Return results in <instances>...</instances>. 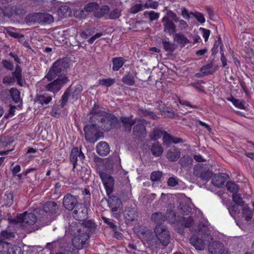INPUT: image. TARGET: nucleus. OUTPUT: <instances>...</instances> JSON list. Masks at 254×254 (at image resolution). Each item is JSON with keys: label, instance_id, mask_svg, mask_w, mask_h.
I'll return each mask as SVG.
<instances>
[{"label": "nucleus", "instance_id": "25", "mask_svg": "<svg viewBox=\"0 0 254 254\" xmlns=\"http://www.w3.org/2000/svg\"><path fill=\"white\" fill-rule=\"evenodd\" d=\"M225 182V176L222 174H220L218 176L213 177L211 180V183L213 185L218 188H221L223 187Z\"/></svg>", "mask_w": 254, "mask_h": 254}, {"label": "nucleus", "instance_id": "13", "mask_svg": "<svg viewBox=\"0 0 254 254\" xmlns=\"http://www.w3.org/2000/svg\"><path fill=\"white\" fill-rule=\"evenodd\" d=\"M78 158L82 161L85 158V156L81 150H79L77 147H74L72 149L70 155V160L72 163L73 168H75Z\"/></svg>", "mask_w": 254, "mask_h": 254}, {"label": "nucleus", "instance_id": "21", "mask_svg": "<svg viewBox=\"0 0 254 254\" xmlns=\"http://www.w3.org/2000/svg\"><path fill=\"white\" fill-rule=\"evenodd\" d=\"M181 156V152L178 148L173 147L167 152L166 157L170 161H176Z\"/></svg>", "mask_w": 254, "mask_h": 254}, {"label": "nucleus", "instance_id": "33", "mask_svg": "<svg viewBox=\"0 0 254 254\" xmlns=\"http://www.w3.org/2000/svg\"><path fill=\"white\" fill-rule=\"evenodd\" d=\"M162 44L164 49L170 54L172 53L176 49L175 45L170 42L168 39H163Z\"/></svg>", "mask_w": 254, "mask_h": 254}, {"label": "nucleus", "instance_id": "62", "mask_svg": "<svg viewBox=\"0 0 254 254\" xmlns=\"http://www.w3.org/2000/svg\"><path fill=\"white\" fill-rule=\"evenodd\" d=\"M102 35L103 34L101 32L96 33V34L92 36L90 38H89L88 41L90 44H92L95 40L100 38Z\"/></svg>", "mask_w": 254, "mask_h": 254}, {"label": "nucleus", "instance_id": "23", "mask_svg": "<svg viewBox=\"0 0 254 254\" xmlns=\"http://www.w3.org/2000/svg\"><path fill=\"white\" fill-rule=\"evenodd\" d=\"M190 243L196 249L198 250H203L205 248L204 240L199 238L196 236H193L190 239Z\"/></svg>", "mask_w": 254, "mask_h": 254}, {"label": "nucleus", "instance_id": "29", "mask_svg": "<svg viewBox=\"0 0 254 254\" xmlns=\"http://www.w3.org/2000/svg\"><path fill=\"white\" fill-rule=\"evenodd\" d=\"M109 10L110 8L108 5H105L100 7L98 4H97V8L94 12V15L96 17H102L108 14Z\"/></svg>", "mask_w": 254, "mask_h": 254}, {"label": "nucleus", "instance_id": "54", "mask_svg": "<svg viewBox=\"0 0 254 254\" xmlns=\"http://www.w3.org/2000/svg\"><path fill=\"white\" fill-rule=\"evenodd\" d=\"M141 114L145 117H149L153 119H156L157 116L154 112L148 111L147 110H142Z\"/></svg>", "mask_w": 254, "mask_h": 254}, {"label": "nucleus", "instance_id": "42", "mask_svg": "<svg viewBox=\"0 0 254 254\" xmlns=\"http://www.w3.org/2000/svg\"><path fill=\"white\" fill-rule=\"evenodd\" d=\"M72 223L75 224V226H78L79 227H84L86 230L85 232L88 234V230L87 228H93L94 227L95 223L92 220H88L83 222V225L80 224H77L76 223L73 222Z\"/></svg>", "mask_w": 254, "mask_h": 254}, {"label": "nucleus", "instance_id": "44", "mask_svg": "<svg viewBox=\"0 0 254 254\" xmlns=\"http://www.w3.org/2000/svg\"><path fill=\"white\" fill-rule=\"evenodd\" d=\"M190 14L193 15L199 22L204 23L205 22L204 16L202 13L198 11H194L190 12Z\"/></svg>", "mask_w": 254, "mask_h": 254}, {"label": "nucleus", "instance_id": "1", "mask_svg": "<svg viewBox=\"0 0 254 254\" xmlns=\"http://www.w3.org/2000/svg\"><path fill=\"white\" fill-rule=\"evenodd\" d=\"M154 233L146 229L142 233V239L152 252L157 253L161 245L165 248L169 245L171 235L167 227L162 225H157L154 228Z\"/></svg>", "mask_w": 254, "mask_h": 254}, {"label": "nucleus", "instance_id": "51", "mask_svg": "<svg viewBox=\"0 0 254 254\" xmlns=\"http://www.w3.org/2000/svg\"><path fill=\"white\" fill-rule=\"evenodd\" d=\"M97 4L96 2H90L85 6L84 9L87 12L94 13L97 8Z\"/></svg>", "mask_w": 254, "mask_h": 254}, {"label": "nucleus", "instance_id": "2", "mask_svg": "<svg viewBox=\"0 0 254 254\" xmlns=\"http://www.w3.org/2000/svg\"><path fill=\"white\" fill-rule=\"evenodd\" d=\"M119 124V121L116 116L106 112L102 113V116L94 124L88 125L84 127L85 138L88 141L95 142L99 139L96 135L99 130L109 131Z\"/></svg>", "mask_w": 254, "mask_h": 254}, {"label": "nucleus", "instance_id": "34", "mask_svg": "<svg viewBox=\"0 0 254 254\" xmlns=\"http://www.w3.org/2000/svg\"><path fill=\"white\" fill-rule=\"evenodd\" d=\"M151 151L155 156L158 157L162 154L163 149L161 145L156 142L152 145L151 148Z\"/></svg>", "mask_w": 254, "mask_h": 254}, {"label": "nucleus", "instance_id": "12", "mask_svg": "<svg viewBox=\"0 0 254 254\" xmlns=\"http://www.w3.org/2000/svg\"><path fill=\"white\" fill-rule=\"evenodd\" d=\"M164 26V31L170 35L173 34L176 32V26L168 16H164L162 19Z\"/></svg>", "mask_w": 254, "mask_h": 254}, {"label": "nucleus", "instance_id": "52", "mask_svg": "<svg viewBox=\"0 0 254 254\" xmlns=\"http://www.w3.org/2000/svg\"><path fill=\"white\" fill-rule=\"evenodd\" d=\"M121 15V11L117 9H114L108 15V18L109 19H117L119 18Z\"/></svg>", "mask_w": 254, "mask_h": 254}, {"label": "nucleus", "instance_id": "22", "mask_svg": "<svg viewBox=\"0 0 254 254\" xmlns=\"http://www.w3.org/2000/svg\"><path fill=\"white\" fill-rule=\"evenodd\" d=\"M3 248L6 250L7 254H22V250L20 247L13 245L10 243H4Z\"/></svg>", "mask_w": 254, "mask_h": 254}, {"label": "nucleus", "instance_id": "27", "mask_svg": "<svg viewBox=\"0 0 254 254\" xmlns=\"http://www.w3.org/2000/svg\"><path fill=\"white\" fill-rule=\"evenodd\" d=\"M43 210L46 213L53 214L58 209L57 204L54 201H49L43 205Z\"/></svg>", "mask_w": 254, "mask_h": 254}, {"label": "nucleus", "instance_id": "37", "mask_svg": "<svg viewBox=\"0 0 254 254\" xmlns=\"http://www.w3.org/2000/svg\"><path fill=\"white\" fill-rule=\"evenodd\" d=\"M9 92L13 101L18 103L21 101L20 92L16 88H12Z\"/></svg>", "mask_w": 254, "mask_h": 254}, {"label": "nucleus", "instance_id": "10", "mask_svg": "<svg viewBox=\"0 0 254 254\" xmlns=\"http://www.w3.org/2000/svg\"><path fill=\"white\" fill-rule=\"evenodd\" d=\"M193 175L201 180L207 182L212 177V172L201 167H196L194 168Z\"/></svg>", "mask_w": 254, "mask_h": 254}, {"label": "nucleus", "instance_id": "38", "mask_svg": "<svg viewBox=\"0 0 254 254\" xmlns=\"http://www.w3.org/2000/svg\"><path fill=\"white\" fill-rule=\"evenodd\" d=\"M12 75L13 77L16 79L17 83L20 86H22V83H21L22 79V74H21V69L20 66L18 65H17L15 70L12 72Z\"/></svg>", "mask_w": 254, "mask_h": 254}, {"label": "nucleus", "instance_id": "57", "mask_svg": "<svg viewBox=\"0 0 254 254\" xmlns=\"http://www.w3.org/2000/svg\"><path fill=\"white\" fill-rule=\"evenodd\" d=\"M2 64L3 66L6 69L12 70L13 69V65L12 62L7 61L3 60L2 61Z\"/></svg>", "mask_w": 254, "mask_h": 254}, {"label": "nucleus", "instance_id": "53", "mask_svg": "<svg viewBox=\"0 0 254 254\" xmlns=\"http://www.w3.org/2000/svg\"><path fill=\"white\" fill-rule=\"evenodd\" d=\"M143 9V5L138 3L131 7V8H130V13L134 14L138 12L139 11L142 10Z\"/></svg>", "mask_w": 254, "mask_h": 254}, {"label": "nucleus", "instance_id": "48", "mask_svg": "<svg viewBox=\"0 0 254 254\" xmlns=\"http://www.w3.org/2000/svg\"><path fill=\"white\" fill-rule=\"evenodd\" d=\"M228 210L230 215L234 218L240 213L238 205H233L228 208Z\"/></svg>", "mask_w": 254, "mask_h": 254}, {"label": "nucleus", "instance_id": "60", "mask_svg": "<svg viewBox=\"0 0 254 254\" xmlns=\"http://www.w3.org/2000/svg\"><path fill=\"white\" fill-rule=\"evenodd\" d=\"M167 184L170 187H174L178 184V182L176 178L170 177L168 180Z\"/></svg>", "mask_w": 254, "mask_h": 254}, {"label": "nucleus", "instance_id": "32", "mask_svg": "<svg viewBox=\"0 0 254 254\" xmlns=\"http://www.w3.org/2000/svg\"><path fill=\"white\" fill-rule=\"evenodd\" d=\"M126 62V60L122 57H117L112 59L113 70L118 71L122 67Z\"/></svg>", "mask_w": 254, "mask_h": 254}, {"label": "nucleus", "instance_id": "36", "mask_svg": "<svg viewBox=\"0 0 254 254\" xmlns=\"http://www.w3.org/2000/svg\"><path fill=\"white\" fill-rule=\"evenodd\" d=\"M242 214L246 220L248 221L252 219L253 213L248 205L246 204L243 206Z\"/></svg>", "mask_w": 254, "mask_h": 254}, {"label": "nucleus", "instance_id": "28", "mask_svg": "<svg viewBox=\"0 0 254 254\" xmlns=\"http://www.w3.org/2000/svg\"><path fill=\"white\" fill-rule=\"evenodd\" d=\"M163 140L165 144L167 145H169L172 143H179L182 142L183 140L179 138L174 137L173 136H170L168 134L166 133V132H164V135L163 136Z\"/></svg>", "mask_w": 254, "mask_h": 254}, {"label": "nucleus", "instance_id": "64", "mask_svg": "<svg viewBox=\"0 0 254 254\" xmlns=\"http://www.w3.org/2000/svg\"><path fill=\"white\" fill-rule=\"evenodd\" d=\"M193 220L191 217H188L185 220L184 224L187 228H190L192 225Z\"/></svg>", "mask_w": 254, "mask_h": 254}, {"label": "nucleus", "instance_id": "9", "mask_svg": "<svg viewBox=\"0 0 254 254\" xmlns=\"http://www.w3.org/2000/svg\"><path fill=\"white\" fill-rule=\"evenodd\" d=\"M109 196L108 204L112 211L114 212L116 217H120L121 212L119 211V213L116 212L118 210V208L120 209L122 207V201L121 199L115 196H110V195Z\"/></svg>", "mask_w": 254, "mask_h": 254}, {"label": "nucleus", "instance_id": "24", "mask_svg": "<svg viewBox=\"0 0 254 254\" xmlns=\"http://www.w3.org/2000/svg\"><path fill=\"white\" fill-rule=\"evenodd\" d=\"M96 151L100 155H107L110 152V148L106 142L101 141L97 145Z\"/></svg>", "mask_w": 254, "mask_h": 254}, {"label": "nucleus", "instance_id": "61", "mask_svg": "<svg viewBox=\"0 0 254 254\" xmlns=\"http://www.w3.org/2000/svg\"><path fill=\"white\" fill-rule=\"evenodd\" d=\"M182 15L183 17L187 19H189L190 18V12H189L188 10L185 8L183 7L182 8Z\"/></svg>", "mask_w": 254, "mask_h": 254}, {"label": "nucleus", "instance_id": "17", "mask_svg": "<svg viewBox=\"0 0 254 254\" xmlns=\"http://www.w3.org/2000/svg\"><path fill=\"white\" fill-rule=\"evenodd\" d=\"M121 121L125 130L126 131H130L132 126L136 123L137 119H133V116H130L128 117H122L121 118Z\"/></svg>", "mask_w": 254, "mask_h": 254}, {"label": "nucleus", "instance_id": "40", "mask_svg": "<svg viewBox=\"0 0 254 254\" xmlns=\"http://www.w3.org/2000/svg\"><path fill=\"white\" fill-rule=\"evenodd\" d=\"M122 81L123 83L129 86L133 85L134 84V77L131 74H127L124 76L122 78Z\"/></svg>", "mask_w": 254, "mask_h": 254}, {"label": "nucleus", "instance_id": "16", "mask_svg": "<svg viewBox=\"0 0 254 254\" xmlns=\"http://www.w3.org/2000/svg\"><path fill=\"white\" fill-rule=\"evenodd\" d=\"M105 112L101 110L98 105L95 104L90 112V113L92 115L90 118L91 124H94L102 116V113Z\"/></svg>", "mask_w": 254, "mask_h": 254}, {"label": "nucleus", "instance_id": "19", "mask_svg": "<svg viewBox=\"0 0 254 254\" xmlns=\"http://www.w3.org/2000/svg\"><path fill=\"white\" fill-rule=\"evenodd\" d=\"M14 233L8 229L2 231L0 233V245L3 247L4 243H8L6 240L13 238Z\"/></svg>", "mask_w": 254, "mask_h": 254}, {"label": "nucleus", "instance_id": "59", "mask_svg": "<svg viewBox=\"0 0 254 254\" xmlns=\"http://www.w3.org/2000/svg\"><path fill=\"white\" fill-rule=\"evenodd\" d=\"M15 81V78L13 77L9 76H6L3 77L2 82L4 84H10L14 83Z\"/></svg>", "mask_w": 254, "mask_h": 254}, {"label": "nucleus", "instance_id": "63", "mask_svg": "<svg viewBox=\"0 0 254 254\" xmlns=\"http://www.w3.org/2000/svg\"><path fill=\"white\" fill-rule=\"evenodd\" d=\"M103 219L104 220V222L109 225L111 228L113 229H116L117 226L114 224V223L111 221L109 219L106 218V217H103Z\"/></svg>", "mask_w": 254, "mask_h": 254}, {"label": "nucleus", "instance_id": "56", "mask_svg": "<svg viewBox=\"0 0 254 254\" xmlns=\"http://www.w3.org/2000/svg\"><path fill=\"white\" fill-rule=\"evenodd\" d=\"M163 131L159 129H154L153 132V134L151 136V139L154 140L158 139L159 138L161 137V134H163Z\"/></svg>", "mask_w": 254, "mask_h": 254}, {"label": "nucleus", "instance_id": "41", "mask_svg": "<svg viewBox=\"0 0 254 254\" xmlns=\"http://www.w3.org/2000/svg\"><path fill=\"white\" fill-rule=\"evenodd\" d=\"M115 82V79L114 78L102 79L99 80V84L106 87H110Z\"/></svg>", "mask_w": 254, "mask_h": 254}, {"label": "nucleus", "instance_id": "47", "mask_svg": "<svg viewBox=\"0 0 254 254\" xmlns=\"http://www.w3.org/2000/svg\"><path fill=\"white\" fill-rule=\"evenodd\" d=\"M83 90L82 86L80 84L76 85L73 88L72 92V95L74 98H77L78 96L80 95Z\"/></svg>", "mask_w": 254, "mask_h": 254}, {"label": "nucleus", "instance_id": "4", "mask_svg": "<svg viewBox=\"0 0 254 254\" xmlns=\"http://www.w3.org/2000/svg\"><path fill=\"white\" fill-rule=\"evenodd\" d=\"M66 59H62L55 62L45 78L50 81L54 80L57 76H60L59 74L61 72H64L69 67V65Z\"/></svg>", "mask_w": 254, "mask_h": 254}, {"label": "nucleus", "instance_id": "49", "mask_svg": "<svg viewBox=\"0 0 254 254\" xmlns=\"http://www.w3.org/2000/svg\"><path fill=\"white\" fill-rule=\"evenodd\" d=\"M232 198L233 201L238 205L243 206L245 205L244 201L239 194L237 193L233 194Z\"/></svg>", "mask_w": 254, "mask_h": 254}, {"label": "nucleus", "instance_id": "35", "mask_svg": "<svg viewBox=\"0 0 254 254\" xmlns=\"http://www.w3.org/2000/svg\"><path fill=\"white\" fill-rule=\"evenodd\" d=\"M174 40L183 45H185L190 43L184 34L180 33H177L175 35Z\"/></svg>", "mask_w": 254, "mask_h": 254}, {"label": "nucleus", "instance_id": "43", "mask_svg": "<svg viewBox=\"0 0 254 254\" xmlns=\"http://www.w3.org/2000/svg\"><path fill=\"white\" fill-rule=\"evenodd\" d=\"M39 13H33L28 15L26 17V21L28 23H38Z\"/></svg>", "mask_w": 254, "mask_h": 254}, {"label": "nucleus", "instance_id": "55", "mask_svg": "<svg viewBox=\"0 0 254 254\" xmlns=\"http://www.w3.org/2000/svg\"><path fill=\"white\" fill-rule=\"evenodd\" d=\"M70 87L68 88L64 92V94L62 96V104L63 106H64L66 103L67 102L69 94H70Z\"/></svg>", "mask_w": 254, "mask_h": 254}, {"label": "nucleus", "instance_id": "6", "mask_svg": "<svg viewBox=\"0 0 254 254\" xmlns=\"http://www.w3.org/2000/svg\"><path fill=\"white\" fill-rule=\"evenodd\" d=\"M100 177L105 187L107 194L109 196L113 191L114 180L112 176L104 172H100Z\"/></svg>", "mask_w": 254, "mask_h": 254}, {"label": "nucleus", "instance_id": "7", "mask_svg": "<svg viewBox=\"0 0 254 254\" xmlns=\"http://www.w3.org/2000/svg\"><path fill=\"white\" fill-rule=\"evenodd\" d=\"M37 220V217L34 213L26 212L18 214L16 219L17 223H24L28 225H33Z\"/></svg>", "mask_w": 254, "mask_h": 254}, {"label": "nucleus", "instance_id": "8", "mask_svg": "<svg viewBox=\"0 0 254 254\" xmlns=\"http://www.w3.org/2000/svg\"><path fill=\"white\" fill-rule=\"evenodd\" d=\"M63 205L64 208L68 210H72L79 205L76 197L70 193L66 194L63 198Z\"/></svg>", "mask_w": 254, "mask_h": 254}, {"label": "nucleus", "instance_id": "18", "mask_svg": "<svg viewBox=\"0 0 254 254\" xmlns=\"http://www.w3.org/2000/svg\"><path fill=\"white\" fill-rule=\"evenodd\" d=\"M52 100V96L47 93L37 95L35 98L36 102L45 106L48 105Z\"/></svg>", "mask_w": 254, "mask_h": 254}, {"label": "nucleus", "instance_id": "5", "mask_svg": "<svg viewBox=\"0 0 254 254\" xmlns=\"http://www.w3.org/2000/svg\"><path fill=\"white\" fill-rule=\"evenodd\" d=\"M69 81L68 78L64 75L58 76L53 81L48 83L45 86V89L54 94H56L62 87Z\"/></svg>", "mask_w": 254, "mask_h": 254}, {"label": "nucleus", "instance_id": "45", "mask_svg": "<svg viewBox=\"0 0 254 254\" xmlns=\"http://www.w3.org/2000/svg\"><path fill=\"white\" fill-rule=\"evenodd\" d=\"M143 14L145 16H148L151 21L157 20L159 17V14L154 11H145Z\"/></svg>", "mask_w": 254, "mask_h": 254}, {"label": "nucleus", "instance_id": "26", "mask_svg": "<svg viewBox=\"0 0 254 254\" xmlns=\"http://www.w3.org/2000/svg\"><path fill=\"white\" fill-rule=\"evenodd\" d=\"M218 68L217 66L214 67L213 63L210 62L204 65L201 68L200 71L204 75L212 74Z\"/></svg>", "mask_w": 254, "mask_h": 254}, {"label": "nucleus", "instance_id": "11", "mask_svg": "<svg viewBox=\"0 0 254 254\" xmlns=\"http://www.w3.org/2000/svg\"><path fill=\"white\" fill-rule=\"evenodd\" d=\"M74 217L79 220H83L87 217V208L82 203H79L73 211Z\"/></svg>", "mask_w": 254, "mask_h": 254}, {"label": "nucleus", "instance_id": "39", "mask_svg": "<svg viewBox=\"0 0 254 254\" xmlns=\"http://www.w3.org/2000/svg\"><path fill=\"white\" fill-rule=\"evenodd\" d=\"M226 188L227 190L233 194L237 193L239 189L238 186L232 182H228L227 183Z\"/></svg>", "mask_w": 254, "mask_h": 254}, {"label": "nucleus", "instance_id": "58", "mask_svg": "<svg viewBox=\"0 0 254 254\" xmlns=\"http://www.w3.org/2000/svg\"><path fill=\"white\" fill-rule=\"evenodd\" d=\"M199 30L202 32V36L204 38L205 41H207L210 34V30L204 28H200Z\"/></svg>", "mask_w": 254, "mask_h": 254}, {"label": "nucleus", "instance_id": "50", "mask_svg": "<svg viewBox=\"0 0 254 254\" xmlns=\"http://www.w3.org/2000/svg\"><path fill=\"white\" fill-rule=\"evenodd\" d=\"M162 176V173L160 171L153 172L150 176V179L153 182H157L160 180Z\"/></svg>", "mask_w": 254, "mask_h": 254}, {"label": "nucleus", "instance_id": "20", "mask_svg": "<svg viewBox=\"0 0 254 254\" xmlns=\"http://www.w3.org/2000/svg\"><path fill=\"white\" fill-rule=\"evenodd\" d=\"M124 215L125 219L128 221H133L137 216L135 208L131 207H125Z\"/></svg>", "mask_w": 254, "mask_h": 254}, {"label": "nucleus", "instance_id": "30", "mask_svg": "<svg viewBox=\"0 0 254 254\" xmlns=\"http://www.w3.org/2000/svg\"><path fill=\"white\" fill-rule=\"evenodd\" d=\"M38 23L41 24H50L53 22V16L49 13H39Z\"/></svg>", "mask_w": 254, "mask_h": 254}, {"label": "nucleus", "instance_id": "3", "mask_svg": "<svg viewBox=\"0 0 254 254\" xmlns=\"http://www.w3.org/2000/svg\"><path fill=\"white\" fill-rule=\"evenodd\" d=\"M75 225L71 223L69 229L71 235L74 236L72 241L73 247L76 249L80 250L86 246L89 236L84 227L75 226Z\"/></svg>", "mask_w": 254, "mask_h": 254}, {"label": "nucleus", "instance_id": "31", "mask_svg": "<svg viewBox=\"0 0 254 254\" xmlns=\"http://www.w3.org/2000/svg\"><path fill=\"white\" fill-rule=\"evenodd\" d=\"M151 221L157 225H161L166 220L165 216L161 212L153 213L151 217Z\"/></svg>", "mask_w": 254, "mask_h": 254}, {"label": "nucleus", "instance_id": "15", "mask_svg": "<svg viewBox=\"0 0 254 254\" xmlns=\"http://www.w3.org/2000/svg\"><path fill=\"white\" fill-rule=\"evenodd\" d=\"M208 251L211 254H223V244L217 241L212 242L208 246Z\"/></svg>", "mask_w": 254, "mask_h": 254}, {"label": "nucleus", "instance_id": "14", "mask_svg": "<svg viewBox=\"0 0 254 254\" xmlns=\"http://www.w3.org/2000/svg\"><path fill=\"white\" fill-rule=\"evenodd\" d=\"M133 133L134 135L137 138L144 137L146 135L145 127L142 121H139L133 128Z\"/></svg>", "mask_w": 254, "mask_h": 254}, {"label": "nucleus", "instance_id": "46", "mask_svg": "<svg viewBox=\"0 0 254 254\" xmlns=\"http://www.w3.org/2000/svg\"><path fill=\"white\" fill-rule=\"evenodd\" d=\"M228 100L232 102L233 105L236 107L241 109H244L245 108V104L243 102L236 99L233 97L228 99Z\"/></svg>", "mask_w": 254, "mask_h": 254}]
</instances>
